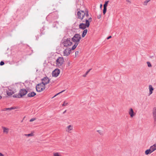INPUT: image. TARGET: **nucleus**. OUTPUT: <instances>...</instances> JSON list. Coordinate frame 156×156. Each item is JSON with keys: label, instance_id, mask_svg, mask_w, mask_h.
Segmentation results:
<instances>
[{"label": "nucleus", "instance_id": "nucleus-1", "mask_svg": "<svg viewBox=\"0 0 156 156\" xmlns=\"http://www.w3.org/2000/svg\"><path fill=\"white\" fill-rule=\"evenodd\" d=\"M64 62V60L62 57H58L56 60V66L59 68L62 67Z\"/></svg>", "mask_w": 156, "mask_h": 156}, {"label": "nucleus", "instance_id": "nucleus-2", "mask_svg": "<svg viewBox=\"0 0 156 156\" xmlns=\"http://www.w3.org/2000/svg\"><path fill=\"white\" fill-rule=\"evenodd\" d=\"M81 39V37L80 34H76L72 38V40L73 42L76 43H77L79 44Z\"/></svg>", "mask_w": 156, "mask_h": 156}, {"label": "nucleus", "instance_id": "nucleus-3", "mask_svg": "<svg viewBox=\"0 0 156 156\" xmlns=\"http://www.w3.org/2000/svg\"><path fill=\"white\" fill-rule=\"evenodd\" d=\"M72 42L70 41L69 38L63 39L62 40V44L64 47H68L71 46Z\"/></svg>", "mask_w": 156, "mask_h": 156}, {"label": "nucleus", "instance_id": "nucleus-4", "mask_svg": "<svg viewBox=\"0 0 156 156\" xmlns=\"http://www.w3.org/2000/svg\"><path fill=\"white\" fill-rule=\"evenodd\" d=\"M36 90L38 92H40L44 90L45 88V86L43 83H40L37 85L36 86Z\"/></svg>", "mask_w": 156, "mask_h": 156}, {"label": "nucleus", "instance_id": "nucleus-5", "mask_svg": "<svg viewBox=\"0 0 156 156\" xmlns=\"http://www.w3.org/2000/svg\"><path fill=\"white\" fill-rule=\"evenodd\" d=\"M77 15L78 19H80L81 20H83L85 16L84 11L81 10L80 11H78L77 13Z\"/></svg>", "mask_w": 156, "mask_h": 156}, {"label": "nucleus", "instance_id": "nucleus-6", "mask_svg": "<svg viewBox=\"0 0 156 156\" xmlns=\"http://www.w3.org/2000/svg\"><path fill=\"white\" fill-rule=\"evenodd\" d=\"M27 93V91L25 89H22L20 90L19 93L20 97L22 98L23 96L25 95Z\"/></svg>", "mask_w": 156, "mask_h": 156}, {"label": "nucleus", "instance_id": "nucleus-7", "mask_svg": "<svg viewBox=\"0 0 156 156\" xmlns=\"http://www.w3.org/2000/svg\"><path fill=\"white\" fill-rule=\"evenodd\" d=\"M60 72V70L58 69H56L54 70L52 73L53 76L57 77L59 74Z\"/></svg>", "mask_w": 156, "mask_h": 156}, {"label": "nucleus", "instance_id": "nucleus-8", "mask_svg": "<svg viewBox=\"0 0 156 156\" xmlns=\"http://www.w3.org/2000/svg\"><path fill=\"white\" fill-rule=\"evenodd\" d=\"M152 115L154 123H156V108L154 107L152 111Z\"/></svg>", "mask_w": 156, "mask_h": 156}, {"label": "nucleus", "instance_id": "nucleus-9", "mask_svg": "<svg viewBox=\"0 0 156 156\" xmlns=\"http://www.w3.org/2000/svg\"><path fill=\"white\" fill-rule=\"evenodd\" d=\"M73 126L70 125L66 128V132L71 133L73 130Z\"/></svg>", "mask_w": 156, "mask_h": 156}, {"label": "nucleus", "instance_id": "nucleus-10", "mask_svg": "<svg viewBox=\"0 0 156 156\" xmlns=\"http://www.w3.org/2000/svg\"><path fill=\"white\" fill-rule=\"evenodd\" d=\"M71 51V49L70 48H67L64 51V55L66 56H68L70 54Z\"/></svg>", "mask_w": 156, "mask_h": 156}, {"label": "nucleus", "instance_id": "nucleus-11", "mask_svg": "<svg viewBox=\"0 0 156 156\" xmlns=\"http://www.w3.org/2000/svg\"><path fill=\"white\" fill-rule=\"evenodd\" d=\"M42 83L44 84V86H45L46 84H47L49 83L50 80L48 77H44L42 80Z\"/></svg>", "mask_w": 156, "mask_h": 156}, {"label": "nucleus", "instance_id": "nucleus-12", "mask_svg": "<svg viewBox=\"0 0 156 156\" xmlns=\"http://www.w3.org/2000/svg\"><path fill=\"white\" fill-rule=\"evenodd\" d=\"M87 25L85 23H80L79 25V28L80 29H82V30L86 29H85L87 27H88V26H87Z\"/></svg>", "mask_w": 156, "mask_h": 156}, {"label": "nucleus", "instance_id": "nucleus-13", "mask_svg": "<svg viewBox=\"0 0 156 156\" xmlns=\"http://www.w3.org/2000/svg\"><path fill=\"white\" fill-rule=\"evenodd\" d=\"M128 113L131 118H133L135 115V113L133 112V110L132 108H129Z\"/></svg>", "mask_w": 156, "mask_h": 156}, {"label": "nucleus", "instance_id": "nucleus-14", "mask_svg": "<svg viewBox=\"0 0 156 156\" xmlns=\"http://www.w3.org/2000/svg\"><path fill=\"white\" fill-rule=\"evenodd\" d=\"M2 128L3 129V133H5L6 134H7L9 132V129L8 128H6L5 127L2 126Z\"/></svg>", "mask_w": 156, "mask_h": 156}, {"label": "nucleus", "instance_id": "nucleus-15", "mask_svg": "<svg viewBox=\"0 0 156 156\" xmlns=\"http://www.w3.org/2000/svg\"><path fill=\"white\" fill-rule=\"evenodd\" d=\"M6 93L9 96H11L14 94V92L10 89H8V90H7Z\"/></svg>", "mask_w": 156, "mask_h": 156}, {"label": "nucleus", "instance_id": "nucleus-16", "mask_svg": "<svg viewBox=\"0 0 156 156\" xmlns=\"http://www.w3.org/2000/svg\"><path fill=\"white\" fill-rule=\"evenodd\" d=\"M149 95L153 93V91L154 90V88L152 85H150L149 86Z\"/></svg>", "mask_w": 156, "mask_h": 156}, {"label": "nucleus", "instance_id": "nucleus-17", "mask_svg": "<svg viewBox=\"0 0 156 156\" xmlns=\"http://www.w3.org/2000/svg\"><path fill=\"white\" fill-rule=\"evenodd\" d=\"M36 94L34 92H31V93H30L27 94V96L28 97H33Z\"/></svg>", "mask_w": 156, "mask_h": 156}, {"label": "nucleus", "instance_id": "nucleus-18", "mask_svg": "<svg viewBox=\"0 0 156 156\" xmlns=\"http://www.w3.org/2000/svg\"><path fill=\"white\" fill-rule=\"evenodd\" d=\"M151 150V152H153L156 150V143L154 144L153 145L151 146L150 147Z\"/></svg>", "mask_w": 156, "mask_h": 156}, {"label": "nucleus", "instance_id": "nucleus-19", "mask_svg": "<svg viewBox=\"0 0 156 156\" xmlns=\"http://www.w3.org/2000/svg\"><path fill=\"white\" fill-rule=\"evenodd\" d=\"M87 29H84L83 30V33H82V37H84L86 35V34L87 33Z\"/></svg>", "mask_w": 156, "mask_h": 156}, {"label": "nucleus", "instance_id": "nucleus-20", "mask_svg": "<svg viewBox=\"0 0 156 156\" xmlns=\"http://www.w3.org/2000/svg\"><path fill=\"white\" fill-rule=\"evenodd\" d=\"M151 148H150V149H147L145 151V154L146 155H148V154H151V153L152 152H151Z\"/></svg>", "mask_w": 156, "mask_h": 156}, {"label": "nucleus", "instance_id": "nucleus-21", "mask_svg": "<svg viewBox=\"0 0 156 156\" xmlns=\"http://www.w3.org/2000/svg\"><path fill=\"white\" fill-rule=\"evenodd\" d=\"M78 44L77 43H75L74 45L71 48V50H74L76 48Z\"/></svg>", "mask_w": 156, "mask_h": 156}, {"label": "nucleus", "instance_id": "nucleus-22", "mask_svg": "<svg viewBox=\"0 0 156 156\" xmlns=\"http://www.w3.org/2000/svg\"><path fill=\"white\" fill-rule=\"evenodd\" d=\"M53 154L54 156H62L61 154L59 152L54 153Z\"/></svg>", "mask_w": 156, "mask_h": 156}, {"label": "nucleus", "instance_id": "nucleus-23", "mask_svg": "<svg viewBox=\"0 0 156 156\" xmlns=\"http://www.w3.org/2000/svg\"><path fill=\"white\" fill-rule=\"evenodd\" d=\"M24 135L27 137H30L33 136L34 134L33 133H31L29 134H25Z\"/></svg>", "mask_w": 156, "mask_h": 156}, {"label": "nucleus", "instance_id": "nucleus-24", "mask_svg": "<svg viewBox=\"0 0 156 156\" xmlns=\"http://www.w3.org/2000/svg\"><path fill=\"white\" fill-rule=\"evenodd\" d=\"M151 0H146L144 1L143 2V5H147V3L150 1Z\"/></svg>", "mask_w": 156, "mask_h": 156}, {"label": "nucleus", "instance_id": "nucleus-25", "mask_svg": "<svg viewBox=\"0 0 156 156\" xmlns=\"http://www.w3.org/2000/svg\"><path fill=\"white\" fill-rule=\"evenodd\" d=\"M85 24L87 25V26H88V27H89L90 26V22L89 20H88L86 19L85 20Z\"/></svg>", "mask_w": 156, "mask_h": 156}, {"label": "nucleus", "instance_id": "nucleus-26", "mask_svg": "<svg viewBox=\"0 0 156 156\" xmlns=\"http://www.w3.org/2000/svg\"><path fill=\"white\" fill-rule=\"evenodd\" d=\"M84 13H85V15L87 17L89 16L88 11L87 9L85 10L84 11Z\"/></svg>", "mask_w": 156, "mask_h": 156}, {"label": "nucleus", "instance_id": "nucleus-27", "mask_svg": "<svg viewBox=\"0 0 156 156\" xmlns=\"http://www.w3.org/2000/svg\"><path fill=\"white\" fill-rule=\"evenodd\" d=\"M91 70V69H89L88 71H87L86 73L83 75V77H85L86 76V75L90 71V70Z\"/></svg>", "mask_w": 156, "mask_h": 156}, {"label": "nucleus", "instance_id": "nucleus-28", "mask_svg": "<svg viewBox=\"0 0 156 156\" xmlns=\"http://www.w3.org/2000/svg\"><path fill=\"white\" fill-rule=\"evenodd\" d=\"M108 2L109 1H107L105 2V4L104 5V7L107 8V5Z\"/></svg>", "mask_w": 156, "mask_h": 156}, {"label": "nucleus", "instance_id": "nucleus-29", "mask_svg": "<svg viewBox=\"0 0 156 156\" xmlns=\"http://www.w3.org/2000/svg\"><path fill=\"white\" fill-rule=\"evenodd\" d=\"M20 96H19V94H17L14 95L13 96V97L14 98H20Z\"/></svg>", "mask_w": 156, "mask_h": 156}, {"label": "nucleus", "instance_id": "nucleus-30", "mask_svg": "<svg viewBox=\"0 0 156 156\" xmlns=\"http://www.w3.org/2000/svg\"><path fill=\"white\" fill-rule=\"evenodd\" d=\"M107 11V8L104 7V9L103 10V13L104 14H105L106 12Z\"/></svg>", "mask_w": 156, "mask_h": 156}, {"label": "nucleus", "instance_id": "nucleus-31", "mask_svg": "<svg viewBox=\"0 0 156 156\" xmlns=\"http://www.w3.org/2000/svg\"><path fill=\"white\" fill-rule=\"evenodd\" d=\"M147 64L148 67H150L152 66V65L150 62H147Z\"/></svg>", "mask_w": 156, "mask_h": 156}, {"label": "nucleus", "instance_id": "nucleus-32", "mask_svg": "<svg viewBox=\"0 0 156 156\" xmlns=\"http://www.w3.org/2000/svg\"><path fill=\"white\" fill-rule=\"evenodd\" d=\"M65 91V90H62V91H61V92H59V93H58V94H55V95L54 97H53L52 98H54L55 97H56V96L57 95H58V94H60V93H62V92H64V91Z\"/></svg>", "mask_w": 156, "mask_h": 156}, {"label": "nucleus", "instance_id": "nucleus-33", "mask_svg": "<svg viewBox=\"0 0 156 156\" xmlns=\"http://www.w3.org/2000/svg\"><path fill=\"white\" fill-rule=\"evenodd\" d=\"M68 102H66V101H64L63 102V104L62 105V106H65L67 105L68 104Z\"/></svg>", "mask_w": 156, "mask_h": 156}, {"label": "nucleus", "instance_id": "nucleus-34", "mask_svg": "<svg viewBox=\"0 0 156 156\" xmlns=\"http://www.w3.org/2000/svg\"><path fill=\"white\" fill-rule=\"evenodd\" d=\"M17 108V107H11L10 108H9V110H11L16 109Z\"/></svg>", "mask_w": 156, "mask_h": 156}, {"label": "nucleus", "instance_id": "nucleus-35", "mask_svg": "<svg viewBox=\"0 0 156 156\" xmlns=\"http://www.w3.org/2000/svg\"><path fill=\"white\" fill-rule=\"evenodd\" d=\"M36 119V118H32V119H31L30 120V122H33V121H34V120H35Z\"/></svg>", "mask_w": 156, "mask_h": 156}, {"label": "nucleus", "instance_id": "nucleus-36", "mask_svg": "<svg viewBox=\"0 0 156 156\" xmlns=\"http://www.w3.org/2000/svg\"><path fill=\"white\" fill-rule=\"evenodd\" d=\"M70 64H71V63H70V62L69 61H68L67 62V66H68V67L69 66H70Z\"/></svg>", "mask_w": 156, "mask_h": 156}, {"label": "nucleus", "instance_id": "nucleus-37", "mask_svg": "<svg viewBox=\"0 0 156 156\" xmlns=\"http://www.w3.org/2000/svg\"><path fill=\"white\" fill-rule=\"evenodd\" d=\"M9 110V108H5L2 110V111H5L7 110Z\"/></svg>", "mask_w": 156, "mask_h": 156}, {"label": "nucleus", "instance_id": "nucleus-38", "mask_svg": "<svg viewBox=\"0 0 156 156\" xmlns=\"http://www.w3.org/2000/svg\"><path fill=\"white\" fill-rule=\"evenodd\" d=\"M4 64V62L3 61H1L0 63V65L1 66H2Z\"/></svg>", "mask_w": 156, "mask_h": 156}, {"label": "nucleus", "instance_id": "nucleus-39", "mask_svg": "<svg viewBox=\"0 0 156 156\" xmlns=\"http://www.w3.org/2000/svg\"><path fill=\"white\" fill-rule=\"evenodd\" d=\"M101 18V15L100 14H98L97 15V18L98 19H99Z\"/></svg>", "mask_w": 156, "mask_h": 156}, {"label": "nucleus", "instance_id": "nucleus-40", "mask_svg": "<svg viewBox=\"0 0 156 156\" xmlns=\"http://www.w3.org/2000/svg\"><path fill=\"white\" fill-rule=\"evenodd\" d=\"M97 132L101 135L102 134V132L101 130H98L97 131Z\"/></svg>", "mask_w": 156, "mask_h": 156}, {"label": "nucleus", "instance_id": "nucleus-41", "mask_svg": "<svg viewBox=\"0 0 156 156\" xmlns=\"http://www.w3.org/2000/svg\"><path fill=\"white\" fill-rule=\"evenodd\" d=\"M79 54V51H76L75 52V55L76 56L77 55H78Z\"/></svg>", "mask_w": 156, "mask_h": 156}, {"label": "nucleus", "instance_id": "nucleus-42", "mask_svg": "<svg viewBox=\"0 0 156 156\" xmlns=\"http://www.w3.org/2000/svg\"><path fill=\"white\" fill-rule=\"evenodd\" d=\"M88 20H89V22H91L92 21V18L91 17L89 18Z\"/></svg>", "mask_w": 156, "mask_h": 156}, {"label": "nucleus", "instance_id": "nucleus-43", "mask_svg": "<svg viewBox=\"0 0 156 156\" xmlns=\"http://www.w3.org/2000/svg\"><path fill=\"white\" fill-rule=\"evenodd\" d=\"M112 37V36H109L107 38V39H109L110 38H111Z\"/></svg>", "mask_w": 156, "mask_h": 156}, {"label": "nucleus", "instance_id": "nucleus-44", "mask_svg": "<svg viewBox=\"0 0 156 156\" xmlns=\"http://www.w3.org/2000/svg\"><path fill=\"white\" fill-rule=\"evenodd\" d=\"M0 156H4L3 154L0 152Z\"/></svg>", "mask_w": 156, "mask_h": 156}, {"label": "nucleus", "instance_id": "nucleus-45", "mask_svg": "<svg viewBox=\"0 0 156 156\" xmlns=\"http://www.w3.org/2000/svg\"><path fill=\"white\" fill-rule=\"evenodd\" d=\"M126 1L127 2H129V3H130L131 2L130 1V0H126Z\"/></svg>", "mask_w": 156, "mask_h": 156}, {"label": "nucleus", "instance_id": "nucleus-46", "mask_svg": "<svg viewBox=\"0 0 156 156\" xmlns=\"http://www.w3.org/2000/svg\"><path fill=\"white\" fill-rule=\"evenodd\" d=\"M66 110H65L64 112H63V113L64 114V113H65L66 112Z\"/></svg>", "mask_w": 156, "mask_h": 156}, {"label": "nucleus", "instance_id": "nucleus-47", "mask_svg": "<svg viewBox=\"0 0 156 156\" xmlns=\"http://www.w3.org/2000/svg\"><path fill=\"white\" fill-rule=\"evenodd\" d=\"M102 4H101V5H100V8H101V7H102Z\"/></svg>", "mask_w": 156, "mask_h": 156}, {"label": "nucleus", "instance_id": "nucleus-48", "mask_svg": "<svg viewBox=\"0 0 156 156\" xmlns=\"http://www.w3.org/2000/svg\"><path fill=\"white\" fill-rule=\"evenodd\" d=\"M2 98V97L0 95V99H1Z\"/></svg>", "mask_w": 156, "mask_h": 156}, {"label": "nucleus", "instance_id": "nucleus-49", "mask_svg": "<svg viewBox=\"0 0 156 156\" xmlns=\"http://www.w3.org/2000/svg\"><path fill=\"white\" fill-rule=\"evenodd\" d=\"M83 22H85V21H84V20H83Z\"/></svg>", "mask_w": 156, "mask_h": 156}]
</instances>
